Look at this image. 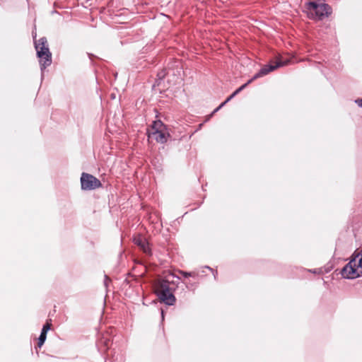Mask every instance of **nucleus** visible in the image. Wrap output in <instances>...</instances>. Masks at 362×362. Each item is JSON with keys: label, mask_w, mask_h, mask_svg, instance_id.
Masks as SVG:
<instances>
[{"label": "nucleus", "mask_w": 362, "mask_h": 362, "mask_svg": "<svg viewBox=\"0 0 362 362\" xmlns=\"http://www.w3.org/2000/svg\"><path fill=\"white\" fill-rule=\"evenodd\" d=\"M162 317H163V311H161Z\"/></svg>", "instance_id": "15"}, {"label": "nucleus", "mask_w": 362, "mask_h": 362, "mask_svg": "<svg viewBox=\"0 0 362 362\" xmlns=\"http://www.w3.org/2000/svg\"><path fill=\"white\" fill-rule=\"evenodd\" d=\"M134 243L135 245L139 246L144 252L148 254L150 253V249L148 243L146 240L141 235H138L134 238Z\"/></svg>", "instance_id": "8"}, {"label": "nucleus", "mask_w": 362, "mask_h": 362, "mask_svg": "<svg viewBox=\"0 0 362 362\" xmlns=\"http://www.w3.org/2000/svg\"><path fill=\"white\" fill-rule=\"evenodd\" d=\"M341 275L346 279H356L362 275V254L354 255L342 269Z\"/></svg>", "instance_id": "3"}, {"label": "nucleus", "mask_w": 362, "mask_h": 362, "mask_svg": "<svg viewBox=\"0 0 362 362\" xmlns=\"http://www.w3.org/2000/svg\"><path fill=\"white\" fill-rule=\"evenodd\" d=\"M165 75H166V72L165 70H162L160 72H158L157 74L156 84L153 85V87H155L156 85L158 86H160L161 81L164 78Z\"/></svg>", "instance_id": "12"}, {"label": "nucleus", "mask_w": 362, "mask_h": 362, "mask_svg": "<svg viewBox=\"0 0 362 362\" xmlns=\"http://www.w3.org/2000/svg\"><path fill=\"white\" fill-rule=\"evenodd\" d=\"M356 103L358 104L359 107H362V98L356 100Z\"/></svg>", "instance_id": "14"}, {"label": "nucleus", "mask_w": 362, "mask_h": 362, "mask_svg": "<svg viewBox=\"0 0 362 362\" xmlns=\"http://www.w3.org/2000/svg\"><path fill=\"white\" fill-rule=\"evenodd\" d=\"M306 8L310 18L318 21L328 18L332 13L331 6L324 3L308 2Z\"/></svg>", "instance_id": "4"}, {"label": "nucleus", "mask_w": 362, "mask_h": 362, "mask_svg": "<svg viewBox=\"0 0 362 362\" xmlns=\"http://www.w3.org/2000/svg\"><path fill=\"white\" fill-rule=\"evenodd\" d=\"M35 48L37 52V57L40 59V66L42 73L44 70L52 64V53L49 51L47 40L45 37H42L38 40H35ZM43 74H42V78Z\"/></svg>", "instance_id": "2"}, {"label": "nucleus", "mask_w": 362, "mask_h": 362, "mask_svg": "<svg viewBox=\"0 0 362 362\" xmlns=\"http://www.w3.org/2000/svg\"><path fill=\"white\" fill-rule=\"evenodd\" d=\"M148 137L150 139H155L157 142L160 144H164L167 141L165 132L160 130L150 132L148 133Z\"/></svg>", "instance_id": "9"}, {"label": "nucleus", "mask_w": 362, "mask_h": 362, "mask_svg": "<svg viewBox=\"0 0 362 362\" xmlns=\"http://www.w3.org/2000/svg\"><path fill=\"white\" fill-rule=\"evenodd\" d=\"M110 279L107 276L105 275V280H104V285L105 287H107L109 282H110Z\"/></svg>", "instance_id": "13"}, {"label": "nucleus", "mask_w": 362, "mask_h": 362, "mask_svg": "<svg viewBox=\"0 0 362 362\" xmlns=\"http://www.w3.org/2000/svg\"><path fill=\"white\" fill-rule=\"evenodd\" d=\"M81 185L83 190H92L100 187L101 182L93 175L83 173L81 177Z\"/></svg>", "instance_id": "6"}, {"label": "nucleus", "mask_w": 362, "mask_h": 362, "mask_svg": "<svg viewBox=\"0 0 362 362\" xmlns=\"http://www.w3.org/2000/svg\"><path fill=\"white\" fill-rule=\"evenodd\" d=\"M51 329V324L47 322L42 327L41 330V333L38 337V343L37 346L40 348L45 343L47 339V334L48 331Z\"/></svg>", "instance_id": "10"}, {"label": "nucleus", "mask_w": 362, "mask_h": 362, "mask_svg": "<svg viewBox=\"0 0 362 362\" xmlns=\"http://www.w3.org/2000/svg\"><path fill=\"white\" fill-rule=\"evenodd\" d=\"M291 63V58L284 59L283 57L279 56L276 58L275 62H272L269 64L265 65L262 67L259 71L253 77V78L249 80L246 83L242 85L240 88H238L231 95H230L224 102H223L218 107H216L212 114L218 112L222 107H223L229 100H230L236 94L243 90L249 83H250L254 79L264 76L269 72L275 70L276 69L286 66L288 64Z\"/></svg>", "instance_id": "1"}, {"label": "nucleus", "mask_w": 362, "mask_h": 362, "mask_svg": "<svg viewBox=\"0 0 362 362\" xmlns=\"http://www.w3.org/2000/svg\"><path fill=\"white\" fill-rule=\"evenodd\" d=\"M163 123L160 120H156L153 122L151 125V132H154L156 130L163 131Z\"/></svg>", "instance_id": "11"}, {"label": "nucleus", "mask_w": 362, "mask_h": 362, "mask_svg": "<svg viewBox=\"0 0 362 362\" xmlns=\"http://www.w3.org/2000/svg\"><path fill=\"white\" fill-rule=\"evenodd\" d=\"M155 293L161 303L168 305H173L175 302V297L170 290L169 283L165 280H158L155 284Z\"/></svg>", "instance_id": "5"}, {"label": "nucleus", "mask_w": 362, "mask_h": 362, "mask_svg": "<svg viewBox=\"0 0 362 362\" xmlns=\"http://www.w3.org/2000/svg\"><path fill=\"white\" fill-rule=\"evenodd\" d=\"M198 283L199 275L196 272H182V284H185L187 288L193 289Z\"/></svg>", "instance_id": "7"}]
</instances>
